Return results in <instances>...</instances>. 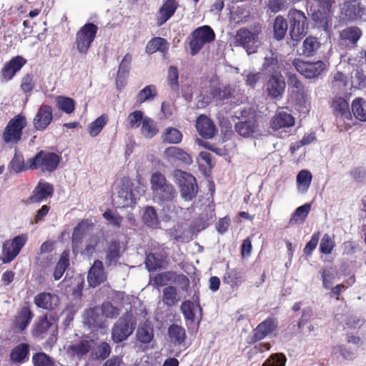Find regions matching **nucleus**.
Masks as SVG:
<instances>
[{"label":"nucleus","mask_w":366,"mask_h":366,"mask_svg":"<svg viewBox=\"0 0 366 366\" xmlns=\"http://www.w3.org/2000/svg\"><path fill=\"white\" fill-rule=\"evenodd\" d=\"M261 33L262 26L259 24L240 28L234 36V44L243 47L248 54H254L257 51Z\"/></svg>","instance_id":"f257e3e1"},{"label":"nucleus","mask_w":366,"mask_h":366,"mask_svg":"<svg viewBox=\"0 0 366 366\" xmlns=\"http://www.w3.org/2000/svg\"><path fill=\"white\" fill-rule=\"evenodd\" d=\"M54 319H49L48 315L45 314L38 317L34 322L31 328V335L36 339H44L49 335L46 344L52 347L57 340L58 326L53 322Z\"/></svg>","instance_id":"f03ea898"},{"label":"nucleus","mask_w":366,"mask_h":366,"mask_svg":"<svg viewBox=\"0 0 366 366\" xmlns=\"http://www.w3.org/2000/svg\"><path fill=\"white\" fill-rule=\"evenodd\" d=\"M150 184L154 197L161 202H172L177 196L174 187L159 172L152 174Z\"/></svg>","instance_id":"7ed1b4c3"},{"label":"nucleus","mask_w":366,"mask_h":366,"mask_svg":"<svg viewBox=\"0 0 366 366\" xmlns=\"http://www.w3.org/2000/svg\"><path fill=\"white\" fill-rule=\"evenodd\" d=\"M61 160V157L55 152L40 150L30 158L29 168L31 170L51 173L56 170Z\"/></svg>","instance_id":"20e7f679"},{"label":"nucleus","mask_w":366,"mask_h":366,"mask_svg":"<svg viewBox=\"0 0 366 366\" xmlns=\"http://www.w3.org/2000/svg\"><path fill=\"white\" fill-rule=\"evenodd\" d=\"M137 319L131 312H126L119 317L112 329V339L115 343L126 340L134 331Z\"/></svg>","instance_id":"39448f33"},{"label":"nucleus","mask_w":366,"mask_h":366,"mask_svg":"<svg viewBox=\"0 0 366 366\" xmlns=\"http://www.w3.org/2000/svg\"><path fill=\"white\" fill-rule=\"evenodd\" d=\"M26 126L27 120L24 115L19 114L14 116L9 121L3 132V141L6 144H17L21 141L23 130Z\"/></svg>","instance_id":"423d86ee"},{"label":"nucleus","mask_w":366,"mask_h":366,"mask_svg":"<svg viewBox=\"0 0 366 366\" xmlns=\"http://www.w3.org/2000/svg\"><path fill=\"white\" fill-rule=\"evenodd\" d=\"M191 36L189 46L191 55L194 56L204 44H209L215 39V33L209 26L205 25L195 29L191 33Z\"/></svg>","instance_id":"0eeeda50"},{"label":"nucleus","mask_w":366,"mask_h":366,"mask_svg":"<svg viewBox=\"0 0 366 366\" xmlns=\"http://www.w3.org/2000/svg\"><path fill=\"white\" fill-rule=\"evenodd\" d=\"M288 17L291 39L293 41H299L307 33V19L303 11L295 9L290 11Z\"/></svg>","instance_id":"6e6552de"},{"label":"nucleus","mask_w":366,"mask_h":366,"mask_svg":"<svg viewBox=\"0 0 366 366\" xmlns=\"http://www.w3.org/2000/svg\"><path fill=\"white\" fill-rule=\"evenodd\" d=\"M98 26L94 23H86L77 31L75 44L76 49L81 54H86L94 41Z\"/></svg>","instance_id":"1a4fd4ad"},{"label":"nucleus","mask_w":366,"mask_h":366,"mask_svg":"<svg viewBox=\"0 0 366 366\" xmlns=\"http://www.w3.org/2000/svg\"><path fill=\"white\" fill-rule=\"evenodd\" d=\"M292 65L307 79L317 78L327 69L326 64L321 60L312 62L295 58L292 61Z\"/></svg>","instance_id":"9d476101"},{"label":"nucleus","mask_w":366,"mask_h":366,"mask_svg":"<svg viewBox=\"0 0 366 366\" xmlns=\"http://www.w3.org/2000/svg\"><path fill=\"white\" fill-rule=\"evenodd\" d=\"M279 322L277 318L269 316L259 323L252 330V335L248 337L247 343L254 345L261 341L267 336L275 332L278 327Z\"/></svg>","instance_id":"9b49d317"},{"label":"nucleus","mask_w":366,"mask_h":366,"mask_svg":"<svg viewBox=\"0 0 366 366\" xmlns=\"http://www.w3.org/2000/svg\"><path fill=\"white\" fill-rule=\"evenodd\" d=\"M27 241V234H21L9 241L5 242L2 246L3 262L9 263L13 261L18 256Z\"/></svg>","instance_id":"f8f14e48"},{"label":"nucleus","mask_w":366,"mask_h":366,"mask_svg":"<svg viewBox=\"0 0 366 366\" xmlns=\"http://www.w3.org/2000/svg\"><path fill=\"white\" fill-rule=\"evenodd\" d=\"M133 183L129 178H123L117 190V204L119 207L127 208L136 204L132 192Z\"/></svg>","instance_id":"ddd939ff"},{"label":"nucleus","mask_w":366,"mask_h":366,"mask_svg":"<svg viewBox=\"0 0 366 366\" xmlns=\"http://www.w3.org/2000/svg\"><path fill=\"white\" fill-rule=\"evenodd\" d=\"M266 87L268 96L272 98H278L283 94L286 82L280 71H274L269 76Z\"/></svg>","instance_id":"4468645a"},{"label":"nucleus","mask_w":366,"mask_h":366,"mask_svg":"<svg viewBox=\"0 0 366 366\" xmlns=\"http://www.w3.org/2000/svg\"><path fill=\"white\" fill-rule=\"evenodd\" d=\"M26 63L27 60L22 56L12 57L4 64L1 70V78L5 81H11Z\"/></svg>","instance_id":"2eb2a0df"},{"label":"nucleus","mask_w":366,"mask_h":366,"mask_svg":"<svg viewBox=\"0 0 366 366\" xmlns=\"http://www.w3.org/2000/svg\"><path fill=\"white\" fill-rule=\"evenodd\" d=\"M54 192V187L51 183L40 179L29 197L28 200L31 203H40L51 198Z\"/></svg>","instance_id":"dca6fc26"},{"label":"nucleus","mask_w":366,"mask_h":366,"mask_svg":"<svg viewBox=\"0 0 366 366\" xmlns=\"http://www.w3.org/2000/svg\"><path fill=\"white\" fill-rule=\"evenodd\" d=\"M259 123L255 116L239 121L234 125L235 132L244 138L254 137L259 134Z\"/></svg>","instance_id":"f3484780"},{"label":"nucleus","mask_w":366,"mask_h":366,"mask_svg":"<svg viewBox=\"0 0 366 366\" xmlns=\"http://www.w3.org/2000/svg\"><path fill=\"white\" fill-rule=\"evenodd\" d=\"M53 119V109L50 105L42 104L33 119L34 128L36 131H44Z\"/></svg>","instance_id":"a211bd4d"},{"label":"nucleus","mask_w":366,"mask_h":366,"mask_svg":"<svg viewBox=\"0 0 366 366\" xmlns=\"http://www.w3.org/2000/svg\"><path fill=\"white\" fill-rule=\"evenodd\" d=\"M107 280L104 265L101 260L96 259L88 272L87 282L90 287L94 288Z\"/></svg>","instance_id":"6ab92c4d"},{"label":"nucleus","mask_w":366,"mask_h":366,"mask_svg":"<svg viewBox=\"0 0 366 366\" xmlns=\"http://www.w3.org/2000/svg\"><path fill=\"white\" fill-rule=\"evenodd\" d=\"M295 119L292 114L284 110H280L272 117L269 124L272 129L277 131L280 129L292 127L295 125Z\"/></svg>","instance_id":"aec40b11"},{"label":"nucleus","mask_w":366,"mask_h":366,"mask_svg":"<svg viewBox=\"0 0 366 366\" xmlns=\"http://www.w3.org/2000/svg\"><path fill=\"white\" fill-rule=\"evenodd\" d=\"M144 264L149 272H154L167 268L169 261L167 257L162 253L150 252L146 255Z\"/></svg>","instance_id":"412c9836"},{"label":"nucleus","mask_w":366,"mask_h":366,"mask_svg":"<svg viewBox=\"0 0 366 366\" xmlns=\"http://www.w3.org/2000/svg\"><path fill=\"white\" fill-rule=\"evenodd\" d=\"M84 322L92 329H100L105 327V319L99 308L95 307L86 310L84 313Z\"/></svg>","instance_id":"4be33fe9"},{"label":"nucleus","mask_w":366,"mask_h":366,"mask_svg":"<svg viewBox=\"0 0 366 366\" xmlns=\"http://www.w3.org/2000/svg\"><path fill=\"white\" fill-rule=\"evenodd\" d=\"M179 7L177 0H166L158 11L156 24L158 26L165 24L176 12Z\"/></svg>","instance_id":"5701e85b"},{"label":"nucleus","mask_w":366,"mask_h":366,"mask_svg":"<svg viewBox=\"0 0 366 366\" xmlns=\"http://www.w3.org/2000/svg\"><path fill=\"white\" fill-rule=\"evenodd\" d=\"M34 302L39 308L52 310L58 306L59 297L51 292H42L34 297Z\"/></svg>","instance_id":"b1692460"},{"label":"nucleus","mask_w":366,"mask_h":366,"mask_svg":"<svg viewBox=\"0 0 366 366\" xmlns=\"http://www.w3.org/2000/svg\"><path fill=\"white\" fill-rule=\"evenodd\" d=\"M196 128L199 135L204 139L212 138L216 132L214 124L205 115H200L197 119Z\"/></svg>","instance_id":"393cba45"},{"label":"nucleus","mask_w":366,"mask_h":366,"mask_svg":"<svg viewBox=\"0 0 366 366\" xmlns=\"http://www.w3.org/2000/svg\"><path fill=\"white\" fill-rule=\"evenodd\" d=\"M332 14L330 9L318 8V9L312 14V17L318 27L322 28L325 31H328L332 25Z\"/></svg>","instance_id":"a878e982"},{"label":"nucleus","mask_w":366,"mask_h":366,"mask_svg":"<svg viewBox=\"0 0 366 366\" xmlns=\"http://www.w3.org/2000/svg\"><path fill=\"white\" fill-rule=\"evenodd\" d=\"M121 249V243L119 240H112L109 243L105 257V263L107 267L117 265L122 256Z\"/></svg>","instance_id":"bb28decb"},{"label":"nucleus","mask_w":366,"mask_h":366,"mask_svg":"<svg viewBox=\"0 0 366 366\" xmlns=\"http://www.w3.org/2000/svg\"><path fill=\"white\" fill-rule=\"evenodd\" d=\"M362 35V30L356 26H348L340 33V39L348 45L356 46Z\"/></svg>","instance_id":"cd10ccee"},{"label":"nucleus","mask_w":366,"mask_h":366,"mask_svg":"<svg viewBox=\"0 0 366 366\" xmlns=\"http://www.w3.org/2000/svg\"><path fill=\"white\" fill-rule=\"evenodd\" d=\"M154 327L151 322L146 320L139 325L136 332L137 341L148 344L154 339Z\"/></svg>","instance_id":"c85d7f7f"},{"label":"nucleus","mask_w":366,"mask_h":366,"mask_svg":"<svg viewBox=\"0 0 366 366\" xmlns=\"http://www.w3.org/2000/svg\"><path fill=\"white\" fill-rule=\"evenodd\" d=\"M164 154L168 159L180 162L185 164L192 162V157L183 149L177 147H169L164 150Z\"/></svg>","instance_id":"c756f323"},{"label":"nucleus","mask_w":366,"mask_h":366,"mask_svg":"<svg viewBox=\"0 0 366 366\" xmlns=\"http://www.w3.org/2000/svg\"><path fill=\"white\" fill-rule=\"evenodd\" d=\"M30 159H29L26 163L24 161L23 154L21 152H15L13 158L8 164V169L9 172L19 174L27 170H31L29 168Z\"/></svg>","instance_id":"7c9ffc66"},{"label":"nucleus","mask_w":366,"mask_h":366,"mask_svg":"<svg viewBox=\"0 0 366 366\" xmlns=\"http://www.w3.org/2000/svg\"><path fill=\"white\" fill-rule=\"evenodd\" d=\"M29 355V345L27 343H21L15 346L10 352V360L14 363H22L28 360Z\"/></svg>","instance_id":"2f4dec72"},{"label":"nucleus","mask_w":366,"mask_h":366,"mask_svg":"<svg viewBox=\"0 0 366 366\" xmlns=\"http://www.w3.org/2000/svg\"><path fill=\"white\" fill-rule=\"evenodd\" d=\"M33 313L28 307H24L15 317L14 325L19 332H23L29 325L33 318Z\"/></svg>","instance_id":"473e14b6"},{"label":"nucleus","mask_w":366,"mask_h":366,"mask_svg":"<svg viewBox=\"0 0 366 366\" xmlns=\"http://www.w3.org/2000/svg\"><path fill=\"white\" fill-rule=\"evenodd\" d=\"M168 336L174 345H181L184 343L187 334L185 329L177 324H172L168 328Z\"/></svg>","instance_id":"72a5a7b5"},{"label":"nucleus","mask_w":366,"mask_h":366,"mask_svg":"<svg viewBox=\"0 0 366 366\" xmlns=\"http://www.w3.org/2000/svg\"><path fill=\"white\" fill-rule=\"evenodd\" d=\"M69 250H64L60 255V258L57 262L53 272L54 280H59L61 278L66 269L70 265Z\"/></svg>","instance_id":"f704fd0d"},{"label":"nucleus","mask_w":366,"mask_h":366,"mask_svg":"<svg viewBox=\"0 0 366 366\" xmlns=\"http://www.w3.org/2000/svg\"><path fill=\"white\" fill-rule=\"evenodd\" d=\"M224 282L232 288L239 287L244 282L242 271L240 268H232L227 270L224 276Z\"/></svg>","instance_id":"c9c22d12"},{"label":"nucleus","mask_w":366,"mask_h":366,"mask_svg":"<svg viewBox=\"0 0 366 366\" xmlns=\"http://www.w3.org/2000/svg\"><path fill=\"white\" fill-rule=\"evenodd\" d=\"M169 49V44L167 41L162 37H154L150 39L146 46V53L152 54L157 51L165 52Z\"/></svg>","instance_id":"e433bc0d"},{"label":"nucleus","mask_w":366,"mask_h":366,"mask_svg":"<svg viewBox=\"0 0 366 366\" xmlns=\"http://www.w3.org/2000/svg\"><path fill=\"white\" fill-rule=\"evenodd\" d=\"M92 343V340L86 339L81 340L76 344L69 345L67 348L68 352L79 357H81L90 351Z\"/></svg>","instance_id":"4c0bfd02"},{"label":"nucleus","mask_w":366,"mask_h":366,"mask_svg":"<svg viewBox=\"0 0 366 366\" xmlns=\"http://www.w3.org/2000/svg\"><path fill=\"white\" fill-rule=\"evenodd\" d=\"M162 302L168 307L175 305L179 301L177 290L174 286L169 285L163 289Z\"/></svg>","instance_id":"58836bf2"},{"label":"nucleus","mask_w":366,"mask_h":366,"mask_svg":"<svg viewBox=\"0 0 366 366\" xmlns=\"http://www.w3.org/2000/svg\"><path fill=\"white\" fill-rule=\"evenodd\" d=\"M312 173L307 169L301 170L297 175V185L298 190L302 193H305L312 182Z\"/></svg>","instance_id":"ea45409f"},{"label":"nucleus","mask_w":366,"mask_h":366,"mask_svg":"<svg viewBox=\"0 0 366 366\" xmlns=\"http://www.w3.org/2000/svg\"><path fill=\"white\" fill-rule=\"evenodd\" d=\"M173 176L179 189L184 187V185L189 184L191 186L197 184L196 179L193 175L181 169H175L173 172Z\"/></svg>","instance_id":"a19ab883"},{"label":"nucleus","mask_w":366,"mask_h":366,"mask_svg":"<svg viewBox=\"0 0 366 366\" xmlns=\"http://www.w3.org/2000/svg\"><path fill=\"white\" fill-rule=\"evenodd\" d=\"M159 132L156 122L150 117H145L141 128L142 134L148 139H152Z\"/></svg>","instance_id":"79ce46f5"},{"label":"nucleus","mask_w":366,"mask_h":366,"mask_svg":"<svg viewBox=\"0 0 366 366\" xmlns=\"http://www.w3.org/2000/svg\"><path fill=\"white\" fill-rule=\"evenodd\" d=\"M288 29L287 20L282 16H277L274 21V38L277 40L284 39Z\"/></svg>","instance_id":"37998d69"},{"label":"nucleus","mask_w":366,"mask_h":366,"mask_svg":"<svg viewBox=\"0 0 366 366\" xmlns=\"http://www.w3.org/2000/svg\"><path fill=\"white\" fill-rule=\"evenodd\" d=\"M108 122V116L106 114H102L88 126V132L92 137H97L102 132Z\"/></svg>","instance_id":"c03bdc74"},{"label":"nucleus","mask_w":366,"mask_h":366,"mask_svg":"<svg viewBox=\"0 0 366 366\" xmlns=\"http://www.w3.org/2000/svg\"><path fill=\"white\" fill-rule=\"evenodd\" d=\"M310 209L311 204L309 203L298 207L292 213L290 222L291 224L303 223L310 213Z\"/></svg>","instance_id":"a18cd8bd"},{"label":"nucleus","mask_w":366,"mask_h":366,"mask_svg":"<svg viewBox=\"0 0 366 366\" xmlns=\"http://www.w3.org/2000/svg\"><path fill=\"white\" fill-rule=\"evenodd\" d=\"M157 95V86L154 84L146 86L141 89L137 95V102L142 104L147 101H152Z\"/></svg>","instance_id":"49530a36"},{"label":"nucleus","mask_w":366,"mask_h":366,"mask_svg":"<svg viewBox=\"0 0 366 366\" xmlns=\"http://www.w3.org/2000/svg\"><path fill=\"white\" fill-rule=\"evenodd\" d=\"M162 138L164 142L177 144L182 142L183 135L179 129L174 127H169L165 129Z\"/></svg>","instance_id":"de8ad7c7"},{"label":"nucleus","mask_w":366,"mask_h":366,"mask_svg":"<svg viewBox=\"0 0 366 366\" xmlns=\"http://www.w3.org/2000/svg\"><path fill=\"white\" fill-rule=\"evenodd\" d=\"M320 46L317 39L313 36L307 37L302 45V54L306 56H312Z\"/></svg>","instance_id":"09e8293b"},{"label":"nucleus","mask_w":366,"mask_h":366,"mask_svg":"<svg viewBox=\"0 0 366 366\" xmlns=\"http://www.w3.org/2000/svg\"><path fill=\"white\" fill-rule=\"evenodd\" d=\"M174 274L175 273L172 271L162 272L155 274L150 281L152 285L157 288L166 286L173 280Z\"/></svg>","instance_id":"8fccbe9b"},{"label":"nucleus","mask_w":366,"mask_h":366,"mask_svg":"<svg viewBox=\"0 0 366 366\" xmlns=\"http://www.w3.org/2000/svg\"><path fill=\"white\" fill-rule=\"evenodd\" d=\"M143 222L149 227L157 228L159 224L157 212L154 207H147L142 215Z\"/></svg>","instance_id":"3c124183"},{"label":"nucleus","mask_w":366,"mask_h":366,"mask_svg":"<svg viewBox=\"0 0 366 366\" xmlns=\"http://www.w3.org/2000/svg\"><path fill=\"white\" fill-rule=\"evenodd\" d=\"M335 246L334 236H331L327 233L325 234L320 240V252L325 255L330 254Z\"/></svg>","instance_id":"603ef678"},{"label":"nucleus","mask_w":366,"mask_h":366,"mask_svg":"<svg viewBox=\"0 0 366 366\" xmlns=\"http://www.w3.org/2000/svg\"><path fill=\"white\" fill-rule=\"evenodd\" d=\"M332 107L337 115L345 116L347 118L350 116L349 104L342 97H338L334 99Z\"/></svg>","instance_id":"864d4df0"},{"label":"nucleus","mask_w":366,"mask_h":366,"mask_svg":"<svg viewBox=\"0 0 366 366\" xmlns=\"http://www.w3.org/2000/svg\"><path fill=\"white\" fill-rule=\"evenodd\" d=\"M364 100L357 98L352 103V112L356 119L361 122H366V109L364 107Z\"/></svg>","instance_id":"5fc2aeb1"},{"label":"nucleus","mask_w":366,"mask_h":366,"mask_svg":"<svg viewBox=\"0 0 366 366\" xmlns=\"http://www.w3.org/2000/svg\"><path fill=\"white\" fill-rule=\"evenodd\" d=\"M34 77L32 74L29 73L24 74L21 79L20 88L27 97L31 94L35 88L36 83Z\"/></svg>","instance_id":"6e6d98bb"},{"label":"nucleus","mask_w":366,"mask_h":366,"mask_svg":"<svg viewBox=\"0 0 366 366\" xmlns=\"http://www.w3.org/2000/svg\"><path fill=\"white\" fill-rule=\"evenodd\" d=\"M100 310L103 317L114 319L117 318L120 313V310L117 307L114 306L110 302H104L102 304Z\"/></svg>","instance_id":"4d7b16f0"},{"label":"nucleus","mask_w":366,"mask_h":366,"mask_svg":"<svg viewBox=\"0 0 366 366\" xmlns=\"http://www.w3.org/2000/svg\"><path fill=\"white\" fill-rule=\"evenodd\" d=\"M58 108L66 114H71L75 109V102L73 99L66 97H58L56 98Z\"/></svg>","instance_id":"13d9d810"},{"label":"nucleus","mask_w":366,"mask_h":366,"mask_svg":"<svg viewBox=\"0 0 366 366\" xmlns=\"http://www.w3.org/2000/svg\"><path fill=\"white\" fill-rule=\"evenodd\" d=\"M34 366H55L52 358L44 352H39L33 355Z\"/></svg>","instance_id":"bf43d9fd"},{"label":"nucleus","mask_w":366,"mask_h":366,"mask_svg":"<svg viewBox=\"0 0 366 366\" xmlns=\"http://www.w3.org/2000/svg\"><path fill=\"white\" fill-rule=\"evenodd\" d=\"M167 82L170 88L175 92L179 91V71L177 67L170 66L168 69Z\"/></svg>","instance_id":"052dcab7"},{"label":"nucleus","mask_w":366,"mask_h":366,"mask_svg":"<svg viewBox=\"0 0 366 366\" xmlns=\"http://www.w3.org/2000/svg\"><path fill=\"white\" fill-rule=\"evenodd\" d=\"M181 312L183 314L186 320H189L191 322L195 320L194 313V305L190 300L184 301L180 307Z\"/></svg>","instance_id":"680f3d73"},{"label":"nucleus","mask_w":366,"mask_h":366,"mask_svg":"<svg viewBox=\"0 0 366 366\" xmlns=\"http://www.w3.org/2000/svg\"><path fill=\"white\" fill-rule=\"evenodd\" d=\"M104 219L112 224L113 226L119 228L122 225L123 217L117 212L110 209H107L102 214Z\"/></svg>","instance_id":"e2e57ef3"},{"label":"nucleus","mask_w":366,"mask_h":366,"mask_svg":"<svg viewBox=\"0 0 366 366\" xmlns=\"http://www.w3.org/2000/svg\"><path fill=\"white\" fill-rule=\"evenodd\" d=\"M320 273L324 288L330 289L335 277V269L332 267L323 268Z\"/></svg>","instance_id":"0e129e2a"},{"label":"nucleus","mask_w":366,"mask_h":366,"mask_svg":"<svg viewBox=\"0 0 366 366\" xmlns=\"http://www.w3.org/2000/svg\"><path fill=\"white\" fill-rule=\"evenodd\" d=\"M144 113L141 110H136L131 112L127 117L128 128H137L140 126L141 122L142 123Z\"/></svg>","instance_id":"69168bd1"},{"label":"nucleus","mask_w":366,"mask_h":366,"mask_svg":"<svg viewBox=\"0 0 366 366\" xmlns=\"http://www.w3.org/2000/svg\"><path fill=\"white\" fill-rule=\"evenodd\" d=\"M286 357L282 353L271 355L263 363L262 366H285Z\"/></svg>","instance_id":"338daca9"},{"label":"nucleus","mask_w":366,"mask_h":366,"mask_svg":"<svg viewBox=\"0 0 366 366\" xmlns=\"http://www.w3.org/2000/svg\"><path fill=\"white\" fill-rule=\"evenodd\" d=\"M262 67L264 69L267 70L272 74L274 71H278L277 69L280 68V63L277 56H274V54H272L270 56H266L264 58Z\"/></svg>","instance_id":"774afa93"}]
</instances>
